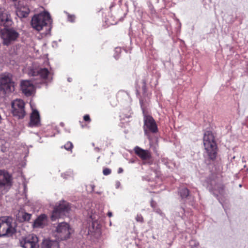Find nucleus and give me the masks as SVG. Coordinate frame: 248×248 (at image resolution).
<instances>
[{
    "label": "nucleus",
    "instance_id": "26",
    "mask_svg": "<svg viewBox=\"0 0 248 248\" xmlns=\"http://www.w3.org/2000/svg\"><path fill=\"white\" fill-rule=\"evenodd\" d=\"M19 12H22L23 14H22V16L23 17H27L29 14V10L28 9L25 11H20Z\"/></svg>",
    "mask_w": 248,
    "mask_h": 248
},
{
    "label": "nucleus",
    "instance_id": "35",
    "mask_svg": "<svg viewBox=\"0 0 248 248\" xmlns=\"http://www.w3.org/2000/svg\"><path fill=\"white\" fill-rule=\"evenodd\" d=\"M199 245V243H195V247H197V246H198Z\"/></svg>",
    "mask_w": 248,
    "mask_h": 248
},
{
    "label": "nucleus",
    "instance_id": "4",
    "mask_svg": "<svg viewBox=\"0 0 248 248\" xmlns=\"http://www.w3.org/2000/svg\"><path fill=\"white\" fill-rule=\"evenodd\" d=\"M15 90L14 82L12 81V76L8 73L0 75V91L4 94L14 91Z\"/></svg>",
    "mask_w": 248,
    "mask_h": 248
},
{
    "label": "nucleus",
    "instance_id": "12",
    "mask_svg": "<svg viewBox=\"0 0 248 248\" xmlns=\"http://www.w3.org/2000/svg\"><path fill=\"white\" fill-rule=\"evenodd\" d=\"M134 151L136 155L143 161L149 160L152 157L151 153L149 150L143 149L138 146L134 148Z\"/></svg>",
    "mask_w": 248,
    "mask_h": 248
},
{
    "label": "nucleus",
    "instance_id": "18",
    "mask_svg": "<svg viewBox=\"0 0 248 248\" xmlns=\"http://www.w3.org/2000/svg\"><path fill=\"white\" fill-rule=\"evenodd\" d=\"M31 214L24 212H19L18 214V217L21 222L28 221L31 217Z\"/></svg>",
    "mask_w": 248,
    "mask_h": 248
},
{
    "label": "nucleus",
    "instance_id": "31",
    "mask_svg": "<svg viewBox=\"0 0 248 248\" xmlns=\"http://www.w3.org/2000/svg\"><path fill=\"white\" fill-rule=\"evenodd\" d=\"M142 85H146V80L145 79H143L142 80Z\"/></svg>",
    "mask_w": 248,
    "mask_h": 248
},
{
    "label": "nucleus",
    "instance_id": "38",
    "mask_svg": "<svg viewBox=\"0 0 248 248\" xmlns=\"http://www.w3.org/2000/svg\"><path fill=\"white\" fill-rule=\"evenodd\" d=\"M92 145H93V146H94V143H92Z\"/></svg>",
    "mask_w": 248,
    "mask_h": 248
},
{
    "label": "nucleus",
    "instance_id": "14",
    "mask_svg": "<svg viewBox=\"0 0 248 248\" xmlns=\"http://www.w3.org/2000/svg\"><path fill=\"white\" fill-rule=\"evenodd\" d=\"M29 125L30 127H38L40 125V118L37 110H33L31 114Z\"/></svg>",
    "mask_w": 248,
    "mask_h": 248
},
{
    "label": "nucleus",
    "instance_id": "25",
    "mask_svg": "<svg viewBox=\"0 0 248 248\" xmlns=\"http://www.w3.org/2000/svg\"><path fill=\"white\" fill-rule=\"evenodd\" d=\"M154 211L163 217L165 216V214L162 212V211L159 208H156L155 209H154Z\"/></svg>",
    "mask_w": 248,
    "mask_h": 248
},
{
    "label": "nucleus",
    "instance_id": "20",
    "mask_svg": "<svg viewBox=\"0 0 248 248\" xmlns=\"http://www.w3.org/2000/svg\"><path fill=\"white\" fill-rule=\"evenodd\" d=\"M179 193L182 199L186 198L189 194V190L186 187H182L179 190Z\"/></svg>",
    "mask_w": 248,
    "mask_h": 248
},
{
    "label": "nucleus",
    "instance_id": "6",
    "mask_svg": "<svg viewBox=\"0 0 248 248\" xmlns=\"http://www.w3.org/2000/svg\"><path fill=\"white\" fill-rule=\"evenodd\" d=\"M0 36L3 39V44L8 46L12 42L16 40L19 36V33L13 29H0Z\"/></svg>",
    "mask_w": 248,
    "mask_h": 248
},
{
    "label": "nucleus",
    "instance_id": "33",
    "mask_svg": "<svg viewBox=\"0 0 248 248\" xmlns=\"http://www.w3.org/2000/svg\"><path fill=\"white\" fill-rule=\"evenodd\" d=\"M108 216L109 217H112V213L111 212H108Z\"/></svg>",
    "mask_w": 248,
    "mask_h": 248
},
{
    "label": "nucleus",
    "instance_id": "9",
    "mask_svg": "<svg viewBox=\"0 0 248 248\" xmlns=\"http://www.w3.org/2000/svg\"><path fill=\"white\" fill-rule=\"evenodd\" d=\"M13 115L18 119L23 118L25 115V103L21 99H16L12 103Z\"/></svg>",
    "mask_w": 248,
    "mask_h": 248
},
{
    "label": "nucleus",
    "instance_id": "24",
    "mask_svg": "<svg viewBox=\"0 0 248 248\" xmlns=\"http://www.w3.org/2000/svg\"><path fill=\"white\" fill-rule=\"evenodd\" d=\"M111 172V170L108 168H105L103 170V173L104 175H108Z\"/></svg>",
    "mask_w": 248,
    "mask_h": 248
},
{
    "label": "nucleus",
    "instance_id": "16",
    "mask_svg": "<svg viewBox=\"0 0 248 248\" xmlns=\"http://www.w3.org/2000/svg\"><path fill=\"white\" fill-rule=\"evenodd\" d=\"M49 73L47 69L46 68H40L36 71H33L32 76L34 77L39 76L41 78V79H46L47 78Z\"/></svg>",
    "mask_w": 248,
    "mask_h": 248
},
{
    "label": "nucleus",
    "instance_id": "8",
    "mask_svg": "<svg viewBox=\"0 0 248 248\" xmlns=\"http://www.w3.org/2000/svg\"><path fill=\"white\" fill-rule=\"evenodd\" d=\"M142 110L144 118L143 129L144 134L147 135L149 132L153 133H156L158 131V128L155 120L152 116L147 115L143 109Z\"/></svg>",
    "mask_w": 248,
    "mask_h": 248
},
{
    "label": "nucleus",
    "instance_id": "36",
    "mask_svg": "<svg viewBox=\"0 0 248 248\" xmlns=\"http://www.w3.org/2000/svg\"><path fill=\"white\" fill-rule=\"evenodd\" d=\"M68 81L69 82H71V78H68Z\"/></svg>",
    "mask_w": 248,
    "mask_h": 248
},
{
    "label": "nucleus",
    "instance_id": "10",
    "mask_svg": "<svg viewBox=\"0 0 248 248\" xmlns=\"http://www.w3.org/2000/svg\"><path fill=\"white\" fill-rule=\"evenodd\" d=\"M38 238L34 234H30L20 241L23 248H37Z\"/></svg>",
    "mask_w": 248,
    "mask_h": 248
},
{
    "label": "nucleus",
    "instance_id": "32",
    "mask_svg": "<svg viewBox=\"0 0 248 248\" xmlns=\"http://www.w3.org/2000/svg\"><path fill=\"white\" fill-rule=\"evenodd\" d=\"M123 171V169H122V168H120L118 169V173H122Z\"/></svg>",
    "mask_w": 248,
    "mask_h": 248
},
{
    "label": "nucleus",
    "instance_id": "23",
    "mask_svg": "<svg viewBox=\"0 0 248 248\" xmlns=\"http://www.w3.org/2000/svg\"><path fill=\"white\" fill-rule=\"evenodd\" d=\"M72 172L71 171H67L65 173L62 174V176L64 178H67L68 177L72 176Z\"/></svg>",
    "mask_w": 248,
    "mask_h": 248
},
{
    "label": "nucleus",
    "instance_id": "17",
    "mask_svg": "<svg viewBox=\"0 0 248 248\" xmlns=\"http://www.w3.org/2000/svg\"><path fill=\"white\" fill-rule=\"evenodd\" d=\"M42 248H58V244L56 241L46 239L43 241Z\"/></svg>",
    "mask_w": 248,
    "mask_h": 248
},
{
    "label": "nucleus",
    "instance_id": "21",
    "mask_svg": "<svg viewBox=\"0 0 248 248\" xmlns=\"http://www.w3.org/2000/svg\"><path fill=\"white\" fill-rule=\"evenodd\" d=\"M64 147L67 151H71L73 145L71 142L68 141L64 145Z\"/></svg>",
    "mask_w": 248,
    "mask_h": 248
},
{
    "label": "nucleus",
    "instance_id": "1",
    "mask_svg": "<svg viewBox=\"0 0 248 248\" xmlns=\"http://www.w3.org/2000/svg\"><path fill=\"white\" fill-rule=\"evenodd\" d=\"M51 20L50 16L47 12L41 13L34 15L31 19V25L37 31L42 30L46 27Z\"/></svg>",
    "mask_w": 248,
    "mask_h": 248
},
{
    "label": "nucleus",
    "instance_id": "2",
    "mask_svg": "<svg viewBox=\"0 0 248 248\" xmlns=\"http://www.w3.org/2000/svg\"><path fill=\"white\" fill-rule=\"evenodd\" d=\"M13 219L10 217H0V237L12 236L16 230L13 226Z\"/></svg>",
    "mask_w": 248,
    "mask_h": 248
},
{
    "label": "nucleus",
    "instance_id": "37",
    "mask_svg": "<svg viewBox=\"0 0 248 248\" xmlns=\"http://www.w3.org/2000/svg\"><path fill=\"white\" fill-rule=\"evenodd\" d=\"M92 190H93V189L94 188V186L93 185L92 186Z\"/></svg>",
    "mask_w": 248,
    "mask_h": 248
},
{
    "label": "nucleus",
    "instance_id": "30",
    "mask_svg": "<svg viewBox=\"0 0 248 248\" xmlns=\"http://www.w3.org/2000/svg\"><path fill=\"white\" fill-rule=\"evenodd\" d=\"M142 89L144 93H145L147 91L146 85H142Z\"/></svg>",
    "mask_w": 248,
    "mask_h": 248
},
{
    "label": "nucleus",
    "instance_id": "13",
    "mask_svg": "<svg viewBox=\"0 0 248 248\" xmlns=\"http://www.w3.org/2000/svg\"><path fill=\"white\" fill-rule=\"evenodd\" d=\"M11 176L4 170H0V188L11 185Z\"/></svg>",
    "mask_w": 248,
    "mask_h": 248
},
{
    "label": "nucleus",
    "instance_id": "27",
    "mask_svg": "<svg viewBox=\"0 0 248 248\" xmlns=\"http://www.w3.org/2000/svg\"><path fill=\"white\" fill-rule=\"evenodd\" d=\"M150 205L154 209L156 208V203L153 199L151 201Z\"/></svg>",
    "mask_w": 248,
    "mask_h": 248
},
{
    "label": "nucleus",
    "instance_id": "29",
    "mask_svg": "<svg viewBox=\"0 0 248 248\" xmlns=\"http://www.w3.org/2000/svg\"><path fill=\"white\" fill-rule=\"evenodd\" d=\"M68 19L70 22H73L75 19V16H68Z\"/></svg>",
    "mask_w": 248,
    "mask_h": 248
},
{
    "label": "nucleus",
    "instance_id": "19",
    "mask_svg": "<svg viewBox=\"0 0 248 248\" xmlns=\"http://www.w3.org/2000/svg\"><path fill=\"white\" fill-rule=\"evenodd\" d=\"M214 190L217 191L221 196L225 195V186L222 184H217L214 186Z\"/></svg>",
    "mask_w": 248,
    "mask_h": 248
},
{
    "label": "nucleus",
    "instance_id": "3",
    "mask_svg": "<svg viewBox=\"0 0 248 248\" xmlns=\"http://www.w3.org/2000/svg\"><path fill=\"white\" fill-rule=\"evenodd\" d=\"M203 144L209 158L211 160L215 159L217 155V145L212 134L208 133L204 134Z\"/></svg>",
    "mask_w": 248,
    "mask_h": 248
},
{
    "label": "nucleus",
    "instance_id": "15",
    "mask_svg": "<svg viewBox=\"0 0 248 248\" xmlns=\"http://www.w3.org/2000/svg\"><path fill=\"white\" fill-rule=\"evenodd\" d=\"M46 220V216L42 214L39 216L34 221L33 226L34 228H43Z\"/></svg>",
    "mask_w": 248,
    "mask_h": 248
},
{
    "label": "nucleus",
    "instance_id": "5",
    "mask_svg": "<svg viewBox=\"0 0 248 248\" xmlns=\"http://www.w3.org/2000/svg\"><path fill=\"white\" fill-rule=\"evenodd\" d=\"M72 232V229L68 223L61 222L56 227L55 236L60 240H66L69 238Z\"/></svg>",
    "mask_w": 248,
    "mask_h": 248
},
{
    "label": "nucleus",
    "instance_id": "39",
    "mask_svg": "<svg viewBox=\"0 0 248 248\" xmlns=\"http://www.w3.org/2000/svg\"><path fill=\"white\" fill-rule=\"evenodd\" d=\"M13 1H16V0H12Z\"/></svg>",
    "mask_w": 248,
    "mask_h": 248
},
{
    "label": "nucleus",
    "instance_id": "11",
    "mask_svg": "<svg viewBox=\"0 0 248 248\" xmlns=\"http://www.w3.org/2000/svg\"><path fill=\"white\" fill-rule=\"evenodd\" d=\"M22 93L27 96H31L34 91L33 83L29 80H23L20 84Z\"/></svg>",
    "mask_w": 248,
    "mask_h": 248
},
{
    "label": "nucleus",
    "instance_id": "22",
    "mask_svg": "<svg viewBox=\"0 0 248 248\" xmlns=\"http://www.w3.org/2000/svg\"><path fill=\"white\" fill-rule=\"evenodd\" d=\"M135 219L137 222H139L140 223H143L144 222V219L142 216L140 214H137V215Z\"/></svg>",
    "mask_w": 248,
    "mask_h": 248
},
{
    "label": "nucleus",
    "instance_id": "28",
    "mask_svg": "<svg viewBox=\"0 0 248 248\" xmlns=\"http://www.w3.org/2000/svg\"><path fill=\"white\" fill-rule=\"evenodd\" d=\"M83 119L85 122H91V119L90 117V116L88 114H86L84 116Z\"/></svg>",
    "mask_w": 248,
    "mask_h": 248
},
{
    "label": "nucleus",
    "instance_id": "7",
    "mask_svg": "<svg viewBox=\"0 0 248 248\" xmlns=\"http://www.w3.org/2000/svg\"><path fill=\"white\" fill-rule=\"evenodd\" d=\"M69 210L70 207L68 202L65 201L60 202L59 205L54 208L52 213L51 220L55 221L58 218L66 216Z\"/></svg>",
    "mask_w": 248,
    "mask_h": 248
},
{
    "label": "nucleus",
    "instance_id": "34",
    "mask_svg": "<svg viewBox=\"0 0 248 248\" xmlns=\"http://www.w3.org/2000/svg\"><path fill=\"white\" fill-rule=\"evenodd\" d=\"M94 150L97 151V152H99L100 151V149L98 148V147H95L94 148Z\"/></svg>",
    "mask_w": 248,
    "mask_h": 248
}]
</instances>
